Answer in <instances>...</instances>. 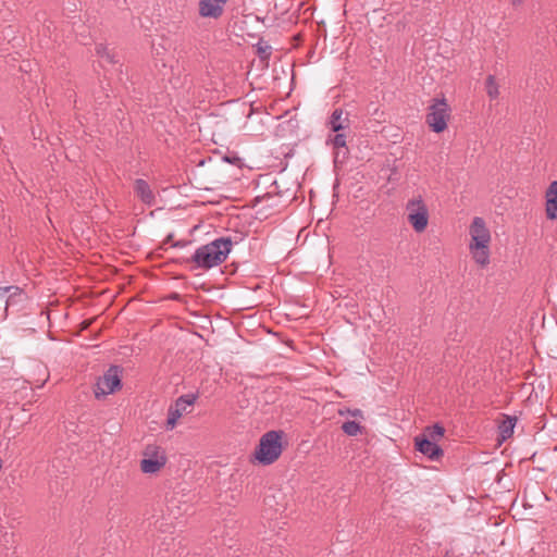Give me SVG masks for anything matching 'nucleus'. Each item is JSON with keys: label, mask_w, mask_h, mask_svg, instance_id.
<instances>
[{"label": "nucleus", "mask_w": 557, "mask_h": 557, "mask_svg": "<svg viewBox=\"0 0 557 557\" xmlns=\"http://www.w3.org/2000/svg\"><path fill=\"white\" fill-rule=\"evenodd\" d=\"M469 251L476 264L484 268L490 263L491 232L483 218H473L469 227Z\"/></svg>", "instance_id": "f257e3e1"}, {"label": "nucleus", "mask_w": 557, "mask_h": 557, "mask_svg": "<svg viewBox=\"0 0 557 557\" xmlns=\"http://www.w3.org/2000/svg\"><path fill=\"white\" fill-rule=\"evenodd\" d=\"M326 144L331 145L334 149H347V137L344 133L337 132L335 135L326 138Z\"/></svg>", "instance_id": "dca6fc26"}, {"label": "nucleus", "mask_w": 557, "mask_h": 557, "mask_svg": "<svg viewBox=\"0 0 557 557\" xmlns=\"http://www.w3.org/2000/svg\"><path fill=\"white\" fill-rule=\"evenodd\" d=\"M444 432H445L444 428L438 423L429 428V434L432 440L442 437L444 435Z\"/></svg>", "instance_id": "6ab92c4d"}, {"label": "nucleus", "mask_w": 557, "mask_h": 557, "mask_svg": "<svg viewBox=\"0 0 557 557\" xmlns=\"http://www.w3.org/2000/svg\"><path fill=\"white\" fill-rule=\"evenodd\" d=\"M7 294H9L7 306H10L15 302V297H21L23 295V290L18 286L0 287V298H4Z\"/></svg>", "instance_id": "2eb2a0df"}, {"label": "nucleus", "mask_w": 557, "mask_h": 557, "mask_svg": "<svg viewBox=\"0 0 557 557\" xmlns=\"http://www.w3.org/2000/svg\"><path fill=\"white\" fill-rule=\"evenodd\" d=\"M545 211L547 219H557V181L552 182L547 188Z\"/></svg>", "instance_id": "f8f14e48"}, {"label": "nucleus", "mask_w": 557, "mask_h": 557, "mask_svg": "<svg viewBox=\"0 0 557 557\" xmlns=\"http://www.w3.org/2000/svg\"><path fill=\"white\" fill-rule=\"evenodd\" d=\"M517 419L515 417H506V419L502 421L498 426L502 441H506L511 437Z\"/></svg>", "instance_id": "4468645a"}, {"label": "nucleus", "mask_w": 557, "mask_h": 557, "mask_svg": "<svg viewBox=\"0 0 557 557\" xmlns=\"http://www.w3.org/2000/svg\"><path fill=\"white\" fill-rule=\"evenodd\" d=\"M196 400L197 395L193 393L180 396L168 410L166 429L173 430L177 420L191 411Z\"/></svg>", "instance_id": "0eeeda50"}, {"label": "nucleus", "mask_w": 557, "mask_h": 557, "mask_svg": "<svg viewBox=\"0 0 557 557\" xmlns=\"http://www.w3.org/2000/svg\"><path fill=\"white\" fill-rule=\"evenodd\" d=\"M329 128L334 132H341L349 126V119L344 115V111L341 108L335 109L327 121Z\"/></svg>", "instance_id": "ddd939ff"}, {"label": "nucleus", "mask_w": 557, "mask_h": 557, "mask_svg": "<svg viewBox=\"0 0 557 557\" xmlns=\"http://www.w3.org/2000/svg\"><path fill=\"white\" fill-rule=\"evenodd\" d=\"M184 245H185V244H183V243H181V242H177V243L175 244V246H181V247H182V246H184Z\"/></svg>", "instance_id": "b1692460"}, {"label": "nucleus", "mask_w": 557, "mask_h": 557, "mask_svg": "<svg viewBox=\"0 0 557 557\" xmlns=\"http://www.w3.org/2000/svg\"><path fill=\"white\" fill-rule=\"evenodd\" d=\"M97 54L101 58H106L109 62L114 63L113 55H111L106 46L99 45L97 47Z\"/></svg>", "instance_id": "aec40b11"}, {"label": "nucleus", "mask_w": 557, "mask_h": 557, "mask_svg": "<svg viewBox=\"0 0 557 557\" xmlns=\"http://www.w3.org/2000/svg\"><path fill=\"white\" fill-rule=\"evenodd\" d=\"M134 193L136 196L148 207H151L156 202V196L150 185L143 178H137L134 182Z\"/></svg>", "instance_id": "9b49d317"}, {"label": "nucleus", "mask_w": 557, "mask_h": 557, "mask_svg": "<svg viewBox=\"0 0 557 557\" xmlns=\"http://www.w3.org/2000/svg\"><path fill=\"white\" fill-rule=\"evenodd\" d=\"M342 430L349 436H356L361 432V426L358 422L349 420L343 423Z\"/></svg>", "instance_id": "a211bd4d"}, {"label": "nucleus", "mask_w": 557, "mask_h": 557, "mask_svg": "<svg viewBox=\"0 0 557 557\" xmlns=\"http://www.w3.org/2000/svg\"><path fill=\"white\" fill-rule=\"evenodd\" d=\"M426 123L435 133H442L447 127L449 117V106L445 98H436L429 107Z\"/></svg>", "instance_id": "423d86ee"}, {"label": "nucleus", "mask_w": 557, "mask_h": 557, "mask_svg": "<svg viewBox=\"0 0 557 557\" xmlns=\"http://www.w3.org/2000/svg\"><path fill=\"white\" fill-rule=\"evenodd\" d=\"M485 89L491 99H496L499 96V87L493 75H488L485 82Z\"/></svg>", "instance_id": "f3484780"}, {"label": "nucleus", "mask_w": 557, "mask_h": 557, "mask_svg": "<svg viewBox=\"0 0 557 557\" xmlns=\"http://www.w3.org/2000/svg\"><path fill=\"white\" fill-rule=\"evenodd\" d=\"M166 461L164 449L159 445L149 444L143 450L140 470L145 474H154L166 465Z\"/></svg>", "instance_id": "39448f33"}, {"label": "nucleus", "mask_w": 557, "mask_h": 557, "mask_svg": "<svg viewBox=\"0 0 557 557\" xmlns=\"http://www.w3.org/2000/svg\"><path fill=\"white\" fill-rule=\"evenodd\" d=\"M121 387L120 369L116 366L110 367L96 384L95 396L100 398L114 393Z\"/></svg>", "instance_id": "6e6552de"}, {"label": "nucleus", "mask_w": 557, "mask_h": 557, "mask_svg": "<svg viewBox=\"0 0 557 557\" xmlns=\"http://www.w3.org/2000/svg\"><path fill=\"white\" fill-rule=\"evenodd\" d=\"M414 446L418 451L431 460H437L443 455V449L436 443L425 437H416Z\"/></svg>", "instance_id": "9d476101"}, {"label": "nucleus", "mask_w": 557, "mask_h": 557, "mask_svg": "<svg viewBox=\"0 0 557 557\" xmlns=\"http://www.w3.org/2000/svg\"><path fill=\"white\" fill-rule=\"evenodd\" d=\"M350 413L354 417H360L362 414L360 409H355V410L350 411Z\"/></svg>", "instance_id": "412c9836"}, {"label": "nucleus", "mask_w": 557, "mask_h": 557, "mask_svg": "<svg viewBox=\"0 0 557 557\" xmlns=\"http://www.w3.org/2000/svg\"><path fill=\"white\" fill-rule=\"evenodd\" d=\"M513 5H519L523 2V0H510Z\"/></svg>", "instance_id": "4be33fe9"}, {"label": "nucleus", "mask_w": 557, "mask_h": 557, "mask_svg": "<svg viewBox=\"0 0 557 557\" xmlns=\"http://www.w3.org/2000/svg\"><path fill=\"white\" fill-rule=\"evenodd\" d=\"M227 0H200L199 15L201 17L218 18L223 13V8Z\"/></svg>", "instance_id": "1a4fd4ad"}, {"label": "nucleus", "mask_w": 557, "mask_h": 557, "mask_svg": "<svg viewBox=\"0 0 557 557\" xmlns=\"http://www.w3.org/2000/svg\"><path fill=\"white\" fill-rule=\"evenodd\" d=\"M282 454V432L269 431L264 433L255 451V458L263 466L272 465Z\"/></svg>", "instance_id": "7ed1b4c3"}, {"label": "nucleus", "mask_w": 557, "mask_h": 557, "mask_svg": "<svg viewBox=\"0 0 557 557\" xmlns=\"http://www.w3.org/2000/svg\"><path fill=\"white\" fill-rule=\"evenodd\" d=\"M231 248L232 240L226 237H220L197 248L191 260L198 269H211L225 261L231 252Z\"/></svg>", "instance_id": "f03ea898"}, {"label": "nucleus", "mask_w": 557, "mask_h": 557, "mask_svg": "<svg viewBox=\"0 0 557 557\" xmlns=\"http://www.w3.org/2000/svg\"><path fill=\"white\" fill-rule=\"evenodd\" d=\"M268 48H269V47H265V49H264V48H262V47H259V52H260V53H265V50H267Z\"/></svg>", "instance_id": "5701e85b"}, {"label": "nucleus", "mask_w": 557, "mask_h": 557, "mask_svg": "<svg viewBox=\"0 0 557 557\" xmlns=\"http://www.w3.org/2000/svg\"><path fill=\"white\" fill-rule=\"evenodd\" d=\"M407 221L418 234L423 233L429 224V208L421 195L409 199L405 206Z\"/></svg>", "instance_id": "20e7f679"}]
</instances>
